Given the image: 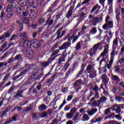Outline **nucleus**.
Masks as SVG:
<instances>
[{"mask_svg":"<svg viewBox=\"0 0 124 124\" xmlns=\"http://www.w3.org/2000/svg\"><path fill=\"white\" fill-rule=\"evenodd\" d=\"M108 5L110 6H113V0H108Z\"/></svg>","mask_w":124,"mask_h":124,"instance_id":"0e129e2a","label":"nucleus"},{"mask_svg":"<svg viewBox=\"0 0 124 124\" xmlns=\"http://www.w3.org/2000/svg\"><path fill=\"white\" fill-rule=\"evenodd\" d=\"M96 53V50L93 48L90 49L87 52V53L88 54V55H90V57H93V56L95 55Z\"/></svg>","mask_w":124,"mask_h":124,"instance_id":"f3484780","label":"nucleus"},{"mask_svg":"<svg viewBox=\"0 0 124 124\" xmlns=\"http://www.w3.org/2000/svg\"><path fill=\"white\" fill-rule=\"evenodd\" d=\"M84 43V41H81L80 42H78L77 44L76 50H79V48H81V44H82V43Z\"/></svg>","mask_w":124,"mask_h":124,"instance_id":"a19ab883","label":"nucleus"},{"mask_svg":"<svg viewBox=\"0 0 124 124\" xmlns=\"http://www.w3.org/2000/svg\"><path fill=\"white\" fill-rule=\"evenodd\" d=\"M58 53H60V49H57L56 50L54 51L51 54V57H53V56H55V55H57V54H58Z\"/></svg>","mask_w":124,"mask_h":124,"instance_id":"5fc2aeb1","label":"nucleus"},{"mask_svg":"<svg viewBox=\"0 0 124 124\" xmlns=\"http://www.w3.org/2000/svg\"><path fill=\"white\" fill-rule=\"evenodd\" d=\"M57 38H62V35L61 32V30H58L57 32Z\"/></svg>","mask_w":124,"mask_h":124,"instance_id":"a18cd8bd","label":"nucleus"},{"mask_svg":"<svg viewBox=\"0 0 124 124\" xmlns=\"http://www.w3.org/2000/svg\"><path fill=\"white\" fill-rule=\"evenodd\" d=\"M108 124H121L120 123H118V122L115 121H110L108 122Z\"/></svg>","mask_w":124,"mask_h":124,"instance_id":"338daca9","label":"nucleus"},{"mask_svg":"<svg viewBox=\"0 0 124 124\" xmlns=\"http://www.w3.org/2000/svg\"><path fill=\"white\" fill-rule=\"evenodd\" d=\"M88 73H90L89 75L90 78H94L96 76V71L94 70L88 72Z\"/></svg>","mask_w":124,"mask_h":124,"instance_id":"6ab92c4d","label":"nucleus"},{"mask_svg":"<svg viewBox=\"0 0 124 124\" xmlns=\"http://www.w3.org/2000/svg\"><path fill=\"white\" fill-rule=\"evenodd\" d=\"M112 50L110 53V60L114 61L115 56H117L118 54H119V48L117 47H112Z\"/></svg>","mask_w":124,"mask_h":124,"instance_id":"39448f33","label":"nucleus"},{"mask_svg":"<svg viewBox=\"0 0 124 124\" xmlns=\"http://www.w3.org/2000/svg\"><path fill=\"white\" fill-rule=\"evenodd\" d=\"M90 120V117L87 114H85L83 115V117L82 118V121L83 122H87Z\"/></svg>","mask_w":124,"mask_h":124,"instance_id":"cd10ccee","label":"nucleus"},{"mask_svg":"<svg viewBox=\"0 0 124 124\" xmlns=\"http://www.w3.org/2000/svg\"><path fill=\"white\" fill-rule=\"evenodd\" d=\"M23 93H24V91L22 90L17 91V93L16 94L15 97H18V96L23 97V95H22Z\"/></svg>","mask_w":124,"mask_h":124,"instance_id":"bb28decb","label":"nucleus"},{"mask_svg":"<svg viewBox=\"0 0 124 124\" xmlns=\"http://www.w3.org/2000/svg\"><path fill=\"white\" fill-rule=\"evenodd\" d=\"M33 51H27V55L29 59H32L33 58Z\"/></svg>","mask_w":124,"mask_h":124,"instance_id":"a878e982","label":"nucleus"},{"mask_svg":"<svg viewBox=\"0 0 124 124\" xmlns=\"http://www.w3.org/2000/svg\"><path fill=\"white\" fill-rule=\"evenodd\" d=\"M97 31V30H96V28L93 27L90 31L89 33L91 34H95V33H96Z\"/></svg>","mask_w":124,"mask_h":124,"instance_id":"2f4dec72","label":"nucleus"},{"mask_svg":"<svg viewBox=\"0 0 124 124\" xmlns=\"http://www.w3.org/2000/svg\"><path fill=\"white\" fill-rule=\"evenodd\" d=\"M79 113H76V115L74 116V117L72 119L73 121H74V122H75V121H77V120H78V117L79 116Z\"/></svg>","mask_w":124,"mask_h":124,"instance_id":"49530a36","label":"nucleus"},{"mask_svg":"<svg viewBox=\"0 0 124 124\" xmlns=\"http://www.w3.org/2000/svg\"><path fill=\"white\" fill-rule=\"evenodd\" d=\"M115 100L118 101V102H121L122 100H124V97H121L120 96H116L115 97Z\"/></svg>","mask_w":124,"mask_h":124,"instance_id":"79ce46f5","label":"nucleus"},{"mask_svg":"<svg viewBox=\"0 0 124 124\" xmlns=\"http://www.w3.org/2000/svg\"><path fill=\"white\" fill-rule=\"evenodd\" d=\"M118 38H116L114 39L112 43V48H118Z\"/></svg>","mask_w":124,"mask_h":124,"instance_id":"b1692460","label":"nucleus"},{"mask_svg":"<svg viewBox=\"0 0 124 124\" xmlns=\"http://www.w3.org/2000/svg\"><path fill=\"white\" fill-rule=\"evenodd\" d=\"M115 118H116V119H118V120H122V116H121V114H120L116 115L115 116Z\"/></svg>","mask_w":124,"mask_h":124,"instance_id":"680f3d73","label":"nucleus"},{"mask_svg":"<svg viewBox=\"0 0 124 124\" xmlns=\"http://www.w3.org/2000/svg\"><path fill=\"white\" fill-rule=\"evenodd\" d=\"M110 20V16H107L105 19L106 23L103 25L102 26V29L105 30V31H107L108 29H111L113 27V22L112 21L109 20Z\"/></svg>","mask_w":124,"mask_h":124,"instance_id":"f03ea898","label":"nucleus"},{"mask_svg":"<svg viewBox=\"0 0 124 124\" xmlns=\"http://www.w3.org/2000/svg\"><path fill=\"white\" fill-rule=\"evenodd\" d=\"M2 66H7V63L4 62H0V67Z\"/></svg>","mask_w":124,"mask_h":124,"instance_id":"4d7b16f0","label":"nucleus"},{"mask_svg":"<svg viewBox=\"0 0 124 124\" xmlns=\"http://www.w3.org/2000/svg\"><path fill=\"white\" fill-rule=\"evenodd\" d=\"M11 122H12V119H11V118H9L7 120V121L5 122V124H10V123H11Z\"/></svg>","mask_w":124,"mask_h":124,"instance_id":"e2e57ef3","label":"nucleus"},{"mask_svg":"<svg viewBox=\"0 0 124 124\" xmlns=\"http://www.w3.org/2000/svg\"><path fill=\"white\" fill-rule=\"evenodd\" d=\"M30 9H27V12H22V15L23 16H28V14H29V12L28 11V10H30Z\"/></svg>","mask_w":124,"mask_h":124,"instance_id":"bf43d9fd","label":"nucleus"},{"mask_svg":"<svg viewBox=\"0 0 124 124\" xmlns=\"http://www.w3.org/2000/svg\"><path fill=\"white\" fill-rule=\"evenodd\" d=\"M28 12L29 13L30 18H31L32 19H35V18H36V16H37V13L34 10L30 9L28 10Z\"/></svg>","mask_w":124,"mask_h":124,"instance_id":"1a4fd4ad","label":"nucleus"},{"mask_svg":"<svg viewBox=\"0 0 124 124\" xmlns=\"http://www.w3.org/2000/svg\"><path fill=\"white\" fill-rule=\"evenodd\" d=\"M38 23L39 25H40V26H41V25H42V24H43L44 23H45V18H44L43 17L40 18L38 20Z\"/></svg>","mask_w":124,"mask_h":124,"instance_id":"4c0bfd02","label":"nucleus"},{"mask_svg":"<svg viewBox=\"0 0 124 124\" xmlns=\"http://www.w3.org/2000/svg\"><path fill=\"white\" fill-rule=\"evenodd\" d=\"M7 12H12V7L10 5H8L7 7Z\"/></svg>","mask_w":124,"mask_h":124,"instance_id":"3c124183","label":"nucleus"},{"mask_svg":"<svg viewBox=\"0 0 124 124\" xmlns=\"http://www.w3.org/2000/svg\"><path fill=\"white\" fill-rule=\"evenodd\" d=\"M99 98H100V97L99 96V93L96 92L95 93L94 96L91 98V100L88 105H91V104H92V101H94V99H98Z\"/></svg>","mask_w":124,"mask_h":124,"instance_id":"ddd939ff","label":"nucleus"},{"mask_svg":"<svg viewBox=\"0 0 124 124\" xmlns=\"http://www.w3.org/2000/svg\"><path fill=\"white\" fill-rule=\"evenodd\" d=\"M100 8H101V6L100 5H98V4H95L92 9L90 12L91 14H93V12L96 10L94 14L95 15H97V14L99 13V10H100Z\"/></svg>","mask_w":124,"mask_h":124,"instance_id":"423d86ee","label":"nucleus"},{"mask_svg":"<svg viewBox=\"0 0 124 124\" xmlns=\"http://www.w3.org/2000/svg\"><path fill=\"white\" fill-rule=\"evenodd\" d=\"M26 72H27V70H24L23 71L21 72L19 75L16 77V79H19V78L23 76V75H24V74H25Z\"/></svg>","mask_w":124,"mask_h":124,"instance_id":"c9c22d12","label":"nucleus"},{"mask_svg":"<svg viewBox=\"0 0 124 124\" xmlns=\"http://www.w3.org/2000/svg\"><path fill=\"white\" fill-rule=\"evenodd\" d=\"M31 45L32 46V47H34V48H38L39 46H40V41L37 40L32 41L31 42Z\"/></svg>","mask_w":124,"mask_h":124,"instance_id":"9d476101","label":"nucleus"},{"mask_svg":"<svg viewBox=\"0 0 124 124\" xmlns=\"http://www.w3.org/2000/svg\"><path fill=\"white\" fill-rule=\"evenodd\" d=\"M119 62L120 63H123L124 62V57H122L120 60H119Z\"/></svg>","mask_w":124,"mask_h":124,"instance_id":"774afa93","label":"nucleus"},{"mask_svg":"<svg viewBox=\"0 0 124 124\" xmlns=\"http://www.w3.org/2000/svg\"><path fill=\"white\" fill-rule=\"evenodd\" d=\"M124 65L122 64L120 66H117L115 68L114 71L118 73V74H122V71H121V68L124 67Z\"/></svg>","mask_w":124,"mask_h":124,"instance_id":"a211bd4d","label":"nucleus"},{"mask_svg":"<svg viewBox=\"0 0 124 124\" xmlns=\"http://www.w3.org/2000/svg\"><path fill=\"white\" fill-rule=\"evenodd\" d=\"M9 76H10V73L7 74L4 77L3 79L4 82H7V80H8V78H9Z\"/></svg>","mask_w":124,"mask_h":124,"instance_id":"c03bdc74","label":"nucleus"},{"mask_svg":"<svg viewBox=\"0 0 124 124\" xmlns=\"http://www.w3.org/2000/svg\"><path fill=\"white\" fill-rule=\"evenodd\" d=\"M81 35V32H79L78 34V35L76 36L75 37H74L73 41H72V44L75 43L76 41H77V39L79 38V37Z\"/></svg>","mask_w":124,"mask_h":124,"instance_id":"c756f323","label":"nucleus"},{"mask_svg":"<svg viewBox=\"0 0 124 124\" xmlns=\"http://www.w3.org/2000/svg\"><path fill=\"white\" fill-rule=\"evenodd\" d=\"M74 7H75L74 6H71L68 12L67 13L66 17L67 18H68V19H69V18L71 17L72 14L73 13V10H74Z\"/></svg>","mask_w":124,"mask_h":124,"instance_id":"4468645a","label":"nucleus"},{"mask_svg":"<svg viewBox=\"0 0 124 124\" xmlns=\"http://www.w3.org/2000/svg\"><path fill=\"white\" fill-rule=\"evenodd\" d=\"M10 41H12L13 40H17V36H16V34L13 35L10 39Z\"/></svg>","mask_w":124,"mask_h":124,"instance_id":"de8ad7c7","label":"nucleus"},{"mask_svg":"<svg viewBox=\"0 0 124 124\" xmlns=\"http://www.w3.org/2000/svg\"><path fill=\"white\" fill-rule=\"evenodd\" d=\"M98 110L96 108H94L92 109L91 110L87 111V114L90 117H92V116H93L96 112H97Z\"/></svg>","mask_w":124,"mask_h":124,"instance_id":"2eb2a0df","label":"nucleus"},{"mask_svg":"<svg viewBox=\"0 0 124 124\" xmlns=\"http://www.w3.org/2000/svg\"><path fill=\"white\" fill-rule=\"evenodd\" d=\"M75 85L77 87L80 86V85H83V81L81 79H78L75 83Z\"/></svg>","mask_w":124,"mask_h":124,"instance_id":"f704fd0d","label":"nucleus"},{"mask_svg":"<svg viewBox=\"0 0 124 124\" xmlns=\"http://www.w3.org/2000/svg\"><path fill=\"white\" fill-rule=\"evenodd\" d=\"M101 78L104 84L106 85L108 84V82H109V78L107 77L106 74H103L101 76Z\"/></svg>","mask_w":124,"mask_h":124,"instance_id":"f8f14e48","label":"nucleus"},{"mask_svg":"<svg viewBox=\"0 0 124 124\" xmlns=\"http://www.w3.org/2000/svg\"><path fill=\"white\" fill-rule=\"evenodd\" d=\"M49 19L50 18H49L47 19V23H46V24L44 25L45 27L47 25V24H48L49 26H51L53 25V23H54V20L51 19L49 21Z\"/></svg>","mask_w":124,"mask_h":124,"instance_id":"e433bc0d","label":"nucleus"},{"mask_svg":"<svg viewBox=\"0 0 124 124\" xmlns=\"http://www.w3.org/2000/svg\"><path fill=\"white\" fill-rule=\"evenodd\" d=\"M76 111H77V108H76L75 107L72 108L70 111V113H71V114H72L73 115V114H74L75 113V112H76Z\"/></svg>","mask_w":124,"mask_h":124,"instance_id":"8fccbe9b","label":"nucleus"},{"mask_svg":"<svg viewBox=\"0 0 124 124\" xmlns=\"http://www.w3.org/2000/svg\"><path fill=\"white\" fill-rule=\"evenodd\" d=\"M65 61V59L64 58V57H61L59 58V60L58 62V63H62V62H64Z\"/></svg>","mask_w":124,"mask_h":124,"instance_id":"09e8293b","label":"nucleus"},{"mask_svg":"<svg viewBox=\"0 0 124 124\" xmlns=\"http://www.w3.org/2000/svg\"><path fill=\"white\" fill-rule=\"evenodd\" d=\"M32 109V106H30V107L26 108L24 109L25 112H29V111H31V110Z\"/></svg>","mask_w":124,"mask_h":124,"instance_id":"864d4df0","label":"nucleus"},{"mask_svg":"<svg viewBox=\"0 0 124 124\" xmlns=\"http://www.w3.org/2000/svg\"><path fill=\"white\" fill-rule=\"evenodd\" d=\"M102 44V43H97V44L94 45L92 48L94 50H95V51H97V49H98V47H99V46H101Z\"/></svg>","mask_w":124,"mask_h":124,"instance_id":"72a5a7b5","label":"nucleus"},{"mask_svg":"<svg viewBox=\"0 0 124 124\" xmlns=\"http://www.w3.org/2000/svg\"><path fill=\"white\" fill-rule=\"evenodd\" d=\"M72 117H73V114L71 113V112L66 114V119H68V120H71V119H72Z\"/></svg>","mask_w":124,"mask_h":124,"instance_id":"58836bf2","label":"nucleus"},{"mask_svg":"<svg viewBox=\"0 0 124 124\" xmlns=\"http://www.w3.org/2000/svg\"><path fill=\"white\" fill-rule=\"evenodd\" d=\"M83 38H85V40L83 42L84 43H88V42L91 41V38H90V34H87L85 36H83Z\"/></svg>","mask_w":124,"mask_h":124,"instance_id":"393cba45","label":"nucleus"},{"mask_svg":"<svg viewBox=\"0 0 124 124\" xmlns=\"http://www.w3.org/2000/svg\"><path fill=\"white\" fill-rule=\"evenodd\" d=\"M72 98H73V95H69L67 97V101H70V100H71V99H72Z\"/></svg>","mask_w":124,"mask_h":124,"instance_id":"052dcab7","label":"nucleus"},{"mask_svg":"<svg viewBox=\"0 0 124 124\" xmlns=\"http://www.w3.org/2000/svg\"><path fill=\"white\" fill-rule=\"evenodd\" d=\"M121 15L120 13H118L116 16V20H117V22L119 23V22H121V17H120V16Z\"/></svg>","mask_w":124,"mask_h":124,"instance_id":"ea45409f","label":"nucleus"},{"mask_svg":"<svg viewBox=\"0 0 124 124\" xmlns=\"http://www.w3.org/2000/svg\"><path fill=\"white\" fill-rule=\"evenodd\" d=\"M102 17H100V18H98L97 17H93V20L92 21H90V24L91 25H93V26H96L97 24H99V23H100V22H102Z\"/></svg>","mask_w":124,"mask_h":124,"instance_id":"20e7f679","label":"nucleus"},{"mask_svg":"<svg viewBox=\"0 0 124 124\" xmlns=\"http://www.w3.org/2000/svg\"><path fill=\"white\" fill-rule=\"evenodd\" d=\"M22 21L23 24H26L27 27H30V19H29V17H25L22 20Z\"/></svg>","mask_w":124,"mask_h":124,"instance_id":"aec40b11","label":"nucleus"},{"mask_svg":"<svg viewBox=\"0 0 124 124\" xmlns=\"http://www.w3.org/2000/svg\"><path fill=\"white\" fill-rule=\"evenodd\" d=\"M104 49L103 51L101 53L100 57H102V59L100 61V66H101L102 64L106 63V55L108 54L109 52V44H107L104 46Z\"/></svg>","mask_w":124,"mask_h":124,"instance_id":"f257e3e1","label":"nucleus"},{"mask_svg":"<svg viewBox=\"0 0 124 124\" xmlns=\"http://www.w3.org/2000/svg\"><path fill=\"white\" fill-rule=\"evenodd\" d=\"M49 63H50L49 62H43L42 63V67H47V66H48V65H49Z\"/></svg>","mask_w":124,"mask_h":124,"instance_id":"37998d69","label":"nucleus"},{"mask_svg":"<svg viewBox=\"0 0 124 124\" xmlns=\"http://www.w3.org/2000/svg\"><path fill=\"white\" fill-rule=\"evenodd\" d=\"M105 1L106 0H99V2L101 4L103 7H104V5H105Z\"/></svg>","mask_w":124,"mask_h":124,"instance_id":"603ef678","label":"nucleus"},{"mask_svg":"<svg viewBox=\"0 0 124 124\" xmlns=\"http://www.w3.org/2000/svg\"><path fill=\"white\" fill-rule=\"evenodd\" d=\"M39 108V110L40 111H41L42 110H46V109H47V106H46V105H44V104H42L41 105H40L39 107H38Z\"/></svg>","mask_w":124,"mask_h":124,"instance_id":"7c9ffc66","label":"nucleus"},{"mask_svg":"<svg viewBox=\"0 0 124 124\" xmlns=\"http://www.w3.org/2000/svg\"><path fill=\"white\" fill-rule=\"evenodd\" d=\"M33 68V65L31 64L29 65V68H27L25 70H26V72H28V71H30V70H31Z\"/></svg>","mask_w":124,"mask_h":124,"instance_id":"6e6d98bb","label":"nucleus"},{"mask_svg":"<svg viewBox=\"0 0 124 124\" xmlns=\"http://www.w3.org/2000/svg\"><path fill=\"white\" fill-rule=\"evenodd\" d=\"M7 16L8 18L12 17V16H13V12H8L7 15Z\"/></svg>","mask_w":124,"mask_h":124,"instance_id":"13d9d810","label":"nucleus"},{"mask_svg":"<svg viewBox=\"0 0 124 124\" xmlns=\"http://www.w3.org/2000/svg\"><path fill=\"white\" fill-rule=\"evenodd\" d=\"M29 6H31L33 8H36L37 7V1L36 0H30L28 4Z\"/></svg>","mask_w":124,"mask_h":124,"instance_id":"9b49d317","label":"nucleus"},{"mask_svg":"<svg viewBox=\"0 0 124 124\" xmlns=\"http://www.w3.org/2000/svg\"><path fill=\"white\" fill-rule=\"evenodd\" d=\"M20 47H24V48H28L31 46V42L29 40H24V42L19 43Z\"/></svg>","mask_w":124,"mask_h":124,"instance_id":"0eeeda50","label":"nucleus"},{"mask_svg":"<svg viewBox=\"0 0 124 124\" xmlns=\"http://www.w3.org/2000/svg\"><path fill=\"white\" fill-rule=\"evenodd\" d=\"M107 100V98H106L104 96H102V97H101L100 98V99L97 100V102H98L99 103H100V105L101 104V103H103V102H105V101Z\"/></svg>","mask_w":124,"mask_h":124,"instance_id":"c85d7f7f","label":"nucleus"},{"mask_svg":"<svg viewBox=\"0 0 124 124\" xmlns=\"http://www.w3.org/2000/svg\"><path fill=\"white\" fill-rule=\"evenodd\" d=\"M113 62H114V60H112V59H110L109 63L108 64H106L105 65V67H106L108 69H111V68L112 67V64H113Z\"/></svg>","mask_w":124,"mask_h":124,"instance_id":"5701e85b","label":"nucleus"},{"mask_svg":"<svg viewBox=\"0 0 124 124\" xmlns=\"http://www.w3.org/2000/svg\"><path fill=\"white\" fill-rule=\"evenodd\" d=\"M93 101H91V104L89 105L90 106H92V107H98L99 106H100V103H99L98 102H97V101H93ZM93 102V103H92Z\"/></svg>","mask_w":124,"mask_h":124,"instance_id":"412c9836","label":"nucleus"},{"mask_svg":"<svg viewBox=\"0 0 124 124\" xmlns=\"http://www.w3.org/2000/svg\"><path fill=\"white\" fill-rule=\"evenodd\" d=\"M109 113H110V109L109 108H107L105 110V115H108V114H109Z\"/></svg>","mask_w":124,"mask_h":124,"instance_id":"69168bd1","label":"nucleus"},{"mask_svg":"<svg viewBox=\"0 0 124 124\" xmlns=\"http://www.w3.org/2000/svg\"><path fill=\"white\" fill-rule=\"evenodd\" d=\"M71 45V43L70 42H66L63 44L62 46H60L59 47L60 50H67V49H68L69 46Z\"/></svg>","mask_w":124,"mask_h":124,"instance_id":"6e6552de","label":"nucleus"},{"mask_svg":"<svg viewBox=\"0 0 124 124\" xmlns=\"http://www.w3.org/2000/svg\"><path fill=\"white\" fill-rule=\"evenodd\" d=\"M29 2H28V0H20L18 1V7L17 8V11L18 12V14L21 13V10H24L25 9V6L28 5Z\"/></svg>","mask_w":124,"mask_h":124,"instance_id":"7ed1b4c3","label":"nucleus"},{"mask_svg":"<svg viewBox=\"0 0 124 124\" xmlns=\"http://www.w3.org/2000/svg\"><path fill=\"white\" fill-rule=\"evenodd\" d=\"M111 80L112 82H114V83H116V84H118V83H119L120 81V78H119L118 76L113 75L111 76Z\"/></svg>","mask_w":124,"mask_h":124,"instance_id":"dca6fc26","label":"nucleus"},{"mask_svg":"<svg viewBox=\"0 0 124 124\" xmlns=\"http://www.w3.org/2000/svg\"><path fill=\"white\" fill-rule=\"evenodd\" d=\"M11 35V34L7 32L6 33H5V34L4 35H2L0 37V40H1L2 39H3V38H4V37H10V36Z\"/></svg>","mask_w":124,"mask_h":124,"instance_id":"473e14b6","label":"nucleus"},{"mask_svg":"<svg viewBox=\"0 0 124 124\" xmlns=\"http://www.w3.org/2000/svg\"><path fill=\"white\" fill-rule=\"evenodd\" d=\"M21 37H22L23 40H27L29 38V36H28V34L26 32H23L20 34Z\"/></svg>","mask_w":124,"mask_h":124,"instance_id":"4be33fe9","label":"nucleus"}]
</instances>
